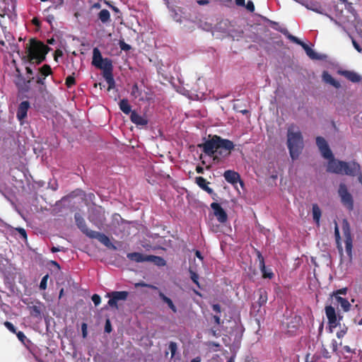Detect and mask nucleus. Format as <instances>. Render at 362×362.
<instances>
[{
    "label": "nucleus",
    "instance_id": "c03bdc74",
    "mask_svg": "<svg viewBox=\"0 0 362 362\" xmlns=\"http://www.w3.org/2000/svg\"><path fill=\"white\" fill-rule=\"evenodd\" d=\"M45 79H46V77H45L39 74V75L37 76V78H36V83L41 85V86H45Z\"/></svg>",
    "mask_w": 362,
    "mask_h": 362
},
{
    "label": "nucleus",
    "instance_id": "c85d7f7f",
    "mask_svg": "<svg viewBox=\"0 0 362 362\" xmlns=\"http://www.w3.org/2000/svg\"><path fill=\"white\" fill-rule=\"evenodd\" d=\"M344 243H345V247H346V252L348 255V256L351 258L352 256V247H353V240L352 237L349 238H344Z\"/></svg>",
    "mask_w": 362,
    "mask_h": 362
},
{
    "label": "nucleus",
    "instance_id": "774afa93",
    "mask_svg": "<svg viewBox=\"0 0 362 362\" xmlns=\"http://www.w3.org/2000/svg\"><path fill=\"white\" fill-rule=\"evenodd\" d=\"M196 171L197 173L203 174L204 173V168L202 166H197Z\"/></svg>",
    "mask_w": 362,
    "mask_h": 362
},
{
    "label": "nucleus",
    "instance_id": "72a5a7b5",
    "mask_svg": "<svg viewBox=\"0 0 362 362\" xmlns=\"http://www.w3.org/2000/svg\"><path fill=\"white\" fill-rule=\"evenodd\" d=\"M343 30L347 33L349 37L351 38V42H352V45L354 46V47L358 52H362V48L361 47V46L359 45V44L355 40V39L351 36V35L350 33H349L346 28L344 27H343Z\"/></svg>",
    "mask_w": 362,
    "mask_h": 362
},
{
    "label": "nucleus",
    "instance_id": "7ed1b4c3",
    "mask_svg": "<svg viewBox=\"0 0 362 362\" xmlns=\"http://www.w3.org/2000/svg\"><path fill=\"white\" fill-rule=\"evenodd\" d=\"M75 221L78 228L81 231L84 233L86 236L91 239H97L103 245L109 249L115 250L117 247L111 243L110 238L100 232L90 230L86 226L84 218L78 213L74 216Z\"/></svg>",
    "mask_w": 362,
    "mask_h": 362
},
{
    "label": "nucleus",
    "instance_id": "c756f323",
    "mask_svg": "<svg viewBox=\"0 0 362 362\" xmlns=\"http://www.w3.org/2000/svg\"><path fill=\"white\" fill-rule=\"evenodd\" d=\"M39 74L45 77L52 74L51 66L49 64H44L39 69Z\"/></svg>",
    "mask_w": 362,
    "mask_h": 362
},
{
    "label": "nucleus",
    "instance_id": "9b49d317",
    "mask_svg": "<svg viewBox=\"0 0 362 362\" xmlns=\"http://www.w3.org/2000/svg\"><path fill=\"white\" fill-rule=\"evenodd\" d=\"M211 208L213 209L214 216L216 217L218 222L221 223H225L227 221L228 215L225 210L221 207V206L218 203H211Z\"/></svg>",
    "mask_w": 362,
    "mask_h": 362
},
{
    "label": "nucleus",
    "instance_id": "a878e982",
    "mask_svg": "<svg viewBox=\"0 0 362 362\" xmlns=\"http://www.w3.org/2000/svg\"><path fill=\"white\" fill-rule=\"evenodd\" d=\"M119 109L126 115L132 114V107L127 99H122L119 103Z\"/></svg>",
    "mask_w": 362,
    "mask_h": 362
},
{
    "label": "nucleus",
    "instance_id": "412c9836",
    "mask_svg": "<svg viewBox=\"0 0 362 362\" xmlns=\"http://www.w3.org/2000/svg\"><path fill=\"white\" fill-rule=\"evenodd\" d=\"M104 58H103L100 51L98 47H95L93 50V60L92 64L95 67L100 66L101 62H103Z\"/></svg>",
    "mask_w": 362,
    "mask_h": 362
},
{
    "label": "nucleus",
    "instance_id": "58836bf2",
    "mask_svg": "<svg viewBox=\"0 0 362 362\" xmlns=\"http://www.w3.org/2000/svg\"><path fill=\"white\" fill-rule=\"evenodd\" d=\"M48 274L44 276L42 279H41L40 284V288L41 290H45L47 288V279H48Z\"/></svg>",
    "mask_w": 362,
    "mask_h": 362
},
{
    "label": "nucleus",
    "instance_id": "393cba45",
    "mask_svg": "<svg viewBox=\"0 0 362 362\" xmlns=\"http://www.w3.org/2000/svg\"><path fill=\"white\" fill-rule=\"evenodd\" d=\"M312 212H313V221L317 223V226L320 225V220L322 216V211L320 209L319 206L317 204H313L312 206Z\"/></svg>",
    "mask_w": 362,
    "mask_h": 362
},
{
    "label": "nucleus",
    "instance_id": "a18cd8bd",
    "mask_svg": "<svg viewBox=\"0 0 362 362\" xmlns=\"http://www.w3.org/2000/svg\"><path fill=\"white\" fill-rule=\"evenodd\" d=\"M91 298L95 306L98 305L100 303L101 298L99 295L93 294Z\"/></svg>",
    "mask_w": 362,
    "mask_h": 362
},
{
    "label": "nucleus",
    "instance_id": "6e6552de",
    "mask_svg": "<svg viewBox=\"0 0 362 362\" xmlns=\"http://www.w3.org/2000/svg\"><path fill=\"white\" fill-rule=\"evenodd\" d=\"M234 144L233 141L223 139L221 144H219L218 148L216 149V153L213 158L214 160H219L221 158H224L230 155L231 151L234 148Z\"/></svg>",
    "mask_w": 362,
    "mask_h": 362
},
{
    "label": "nucleus",
    "instance_id": "5fc2aeb1",
    "mask_svg": "<svg viewBox=\"0 0 362 362\" xmlns=\"http://www.w3.org/2000/svg\"><path fill=\"white\" fill-rule=\"evenodd\" d=\"M346 293V288H344L339 289V290L336 291L335 292H334L333 296H334V298H335L336 296H339L338 294L345 295Z\"/></svg>",
    "mask_w": 362,
    "mask_h": 362
},
{
    "label": "nucleus",
    "instance_id": "1a4fd4ad",
    "mask_svg": "<svg viewBox=\"0 0 362 362\" xmlns=\"http://www.w3.org/2000/svg\"><path fill=\"white\" fill-rule=\"evenodd\" d=\"M338 194L341 198L342 204L349 210L354 209V199L352 195L348 191L347 187L344 183H341L339 186Z\"/></svg>",
    "mask_w": 362,
    "mask_h": 362
},
{
    "label": "nucleus",
    "instance_id": "37998d69",
    "mask_svg": "<svg viewBox=\"0 0 362 362\" xmlns=\"http://www.w3.org/2000/svg\"><path fill=\"white\" fill-rule=\"evenodd\" d=\"M306 7L313 11H315L317 13H321V11H320V6L317 5V4H311L310 6H308L307 5Z\"/></svg>",
    "mask_w": 362,
    "mask_h": 362
},
{
    "label": "nucleus",
    "instance_id": "864d4df0",
    "mask_svg": "<svg viewBox=\"0 0 362 362\" xmlns=\"http://www.w3.org/2000/svg\"><path fill=\"white\" fill-rule=\"evenodd\" d=\"M169 349L172 353L173 355L175 354L176 350H177V345L175 342H170L169 344Z\"/></svg>",
    "mask_w": 362,
    "mask_h": 362
},
{
    "label": "nucleus",
    "instance_id": "aec40b11",
    "mask_svg": "<svg viewBox=\"0 0 362 362\" xmlns=\"http://www.w3.org/2000/svg\"><path fill=\"white\" fill-rule=\"evenodd\" d=\"M44 305L40 302H37L36 305L28 306L30 315L35 317L41 316Z\"/></svg>",
    "mask_w": 362,
    "mask_h": 362
},
{
    "label": "nucleus",
    "instance_id": "dca6fc26",
    "mask_svg": "<svg viewBox=\"0 0 362 362\" xmlns=\"http://www.w3.org/2000/svg\"><path fill=\"white\" fill-rule=\"evenodd\" d=\"M132 123L137 126H145L148 124V119L142 115H139L136 111H132L130 115Z\"/></svg>",
    "mask_w": 362,
    "mask_h": 362
},
{
    "label": "nucleus",
    "instance_id": "cd10ccee",
    "mask_svg": "<svg viewBox=\"0 0 362 362\" xmlns=\"http://www.w3.org/2000/svg\"><path fill=\"white\" fill-rule=\"evenodd\" d=\"M335 300L340 305L341 308L344 311L347 312L349 310L351 304L346 298L341 296H336Z\"/></svg>",
    "mask_w": 362,
    "mask_h": 362
},
{
    "label": "nucleus",
    "instance_id": "09e8293b",
    "mask_svg": "<svg viewBox=\"0 0 362 362\" xmlns=\"http://www.w3.org/2000/svg\"><path fill=\"white\" fill-rule=\"evenodd\" d=\"M321 353H322V356L325 358H329L331 357L330 353L328 351V350L324 346H322Z\"/></svg>",
    "mask_w": 362,
    "mask_h": 362
},
{
    "label": "nucleus",
    "instance_id": "a19ab883",
    "mask_svg": "<svg viewBox=\"0 0 362 362\" xmlns=\"http://www.w3.org/2000/svg\"><path fill=\"white\" fill-rule=\"evenodd\" d=\"M354 27L358 35L362 38V22L356 21Z\"/></svg>",
    "mask_w": 362,
    "mask_h": 362
},
{
    "label": "nucleus",
    "instance_id": "2f4dec72",
    "mask_svg": "<svg viewBox=\"0 0 362 362\" xmlns=\"http://www.w3.org/2000/svg\"><path fill=\"white\" fill-rule=\"evenodd\" d=\"M342 228H343L344 238H348V237L351 238V234L350 227H349V224L346 220H344Z\"/></svg>",
    "mask_w": 362,
    "mask_h": 362
},
{
    "label": "nucleus",
    "instance_id": "603ef678",
    "mask_svg": "<svg viewBox=\"0 0 362 362\" xmlns=\"http://www.w3.org/2000/svg\"><path fill=\"white\" fill-rule=\"evenodd\" d=\"M330 349L332 352H335L337 350V342L335 339H332L330 344Z\"/></svg>",
    "mask_w": 362,
    "mask_h": 362
},
{
    "label": "nucleus",
    "instance_id": "8fccbe9b",
    "mask_svg": "<svg viewBox=\"0 0 362 362\" xmlns=\"http://www.w3.org/2000/svg\"><path fill=\"white\" fill-rule=\"evenodd\" d=\"M105 332L110 333L112 332V326L110 320H107L105 325Z\"/></svg>",
    "mask_w": 362,
    "mask_h": 362
},
{
    "label": "nucleus",
    "instance_id": "c9c22d12",
    "mask_svg": "<svg viewBox=\"0 0 362 362\" xmlns=\"http://www.w3.org/2000/svg\"><path fill=\"white\" fill-rule=\"evenodd\" d=\"M89 221L93 223L95 226L100 227L103 224V220L95 218L93 215H90L88 217Z\"/></svg>",
    "mask_w": 362,
    "mask_h": 362
},
{
    "label": "nucleus",
    "instance_id": "3c124183",
    "mask_svg": "<svg viewBox=\"0 0 362 362\" xmlns=\"http://www.w3.org/2000/svg\"><path fill=\"white\" fill-rule=\"evenodd\" d=\"M16 230L23 238H24V239L27 238V233L24 228H16Z\"/></svg>",
    "mask_w": 362,
    "mask_h": 362
},
{
    "label": "nucleus",
    "instance_id": "e2e57ef3",
    "mask_svg": "<svg viewBox=\"0 0 362 362\" xmlns=\"http://www.w3.org/2000/svg\"><path fill=\"white\" fill-rule=\"evenodd\" d=\"M32 23L35 26H37V27L40 26V21L37 18H33L32 20Z\"/></svg>",
    "mask_w": 362,
    "mask_h": 362
},
{
    "label": "nucleus",
    "instance_id": "de8ad7c7",
    "mask_svg": "<svg viewBox=\"0 0 362 362\" xmlns=\"http://www.w3.org/2000/svg\"><path fill=\"white\" fill-rule=\"evenodd\" d=\"M245 6L246 8L249 11L254 12V11H255V5H254V4H253V2L252 1H250V0L248 1L247 2V4L246 5L245 4Z\"/></svg>",
    "mask_w": 362,
    "mask_h": 362
},
{
    "label": "nucleus",
    "instance_id": "b1692460",
    "mask_svg": "<svg viewBox=\"0 0 362 362\" xmlns=\"http://www.w3.org/2000/svg\"><path fill=\"white\" fill-rule=\"evenodd\" d=\"M342 74L348 80L354 83H358L361 81V76L357 73L351 71H344Z\"/></svg>",
    "mask_w": 362,
    "mask_h": 362
},
{
    "label": "nucleus",
    "instance_id": "39448f33",
    "mask_svg": "<svg viewBox=\"0 0 362 362\" xmlns=\"http://www.w3.org/2000/svg\"><path fill=\"white\" fill-rule=\"evenodd\" d=\"M281 33H283L289 40L291 42L300 45L303 49L305 50L306 54L312 59H322V57L316 53L312 48H310L307 44L301 41L297 37L291 35L287 29L283 28L279 30Z\"/></svg>",
    "mask_w": 362,
    "mask_h": 362
},
{
    "label": "nucleus",
    "instance_id": "f704fd0d",
    "mask_svg": "<svg viewBox=\"0 0 362 362\" xmlns=\"http://www.w3.org/2000/svg\"><path fill=\"white\" fill-rule=\"evenodd\" d=\"M75 83H76V80L74 76V74L66 77V81H65V84L68 88H71Z\"/></svg>",
    "mask_w": 362,
    "mask_h": 362
},
{
    "label": "nucleus",
    "instance_id": "4be33fe9",
    "mask_svg": "<svg viewBox=\"0 0 362 362\" xmlns=\"http://www.w3.org/2000/svg\"><path fill=\"white\" fill-rule=\"evenodd\" d=\"M322 77L325 83L333 86L334 88H339L341 87L340 83L336 81L327 71H323Z\"/></svg>",
    "mask_w": 362,
    "mask_h": 362
},
{
    "label": "nucleus",
    "instance_id": "4468645a",
    "mask_svg": "<svg viewBox=\"0 0 362 362\" xmlns=\"http://www.w3.org/2000/svg\"><path fill=\"white\" fill-rule=\"evenodd\" d=\"M30 108V103L27 100L21 102L18 107L16 117L22 122L27 117L28 110Z\"/></svg>",
    "mask_w": 362,
    "mask_h": 362
},
{
    "label": "nucleus",
    "instance_id": "6e6d98bb",
    "mask_svg": "<svg viewBox=\"0 0 362 362\" xmlns=\"http://www.w3.org/2000/svg\"><path fill=\"white\" fill-rule=\"evenodd\" d=\"M82 329V335L83 338H86L87 336V325L86 323H82L81 325Z\"/></svg>",
    "mask_w": 362,
    "mask_h": 362
},
{
    "label": "nucleus",
    "instance_id": "5701e85b",
    "mask_svg": "<svg viewBox=\"0 0 362 362\" xmlns=\"http://www.w3.org/2000/svg\"><path fill=\"white\" fill-rule=\"evenodd\" d=\"M158 296L162 300V301L166 303L168 308L174 313H176L177 312V307L173 303V300L166 296L162 291H158Z\"/></svg>",
    "mask_w": 362,
    "mask_h": 362
},
{
    "label": "nucleus",
    "instance_id": "ea45409f",
    "mask_svg": "<svg viewBox=\"0 0 362 362\" xmlns=\"http://www.w3.org/2000/svg\"><path fill=\"white\" fill-rule=\"evenodd\" d=\"M4 326L12 333H16V328L15 326L10 322L6 321L4 322Z\"/></svg>",
    "mask_w": 362,
    "mask_h": 362
},
{
    "label": "nucleus",
    "instance_id": "20e7f679",
    "mask_svg": "<svg viewBox=\"0 0 362 362\" xmlns=\"http://www.w3.org/2000/svg\"><path fill=\"white\" fill-rule=\"evenodd\" d=\"M295 127L291 126L287 132V146L293 160L297 159L303 148V140L299 130L294 131Z\"/></svg>",
    "mask_w": 362,
    "mask_h": 362
},
{
    "label": "nucleus",
    "instance_id": "423d86ee",
    "mask_svg": "<svg viewBox=\"0 0 362 362\" xmlns=\"http://www.w3.org/2000/svg\"><path fill=\"white\" fill-rule=\"evenodd\" d=\"M222 139L221 136L214 135L211 139L205 141L204 143L198 144V147L202 148L203 152L206 155L214 157Z\"/></svg>",
    "mask_w": 362,
    "mask_h": 362
},
{
    "label": "nucleus",
    "instance_id": "f3484780",
    "mask_svg": "<svg viewBox=\"0 0 362 362\" xmlns=\"http://www.w3.org/2000/svg\"><path fill=\"white\" fill-rule=\"evenodd\" d=\"M127 258L136 262H143L148 261V255H144L140 252H131L127 255Z\"/></svg>",
    "mask_w": 362,
    "mask_h": 362
},
{
    "label": "nucleus",
    "instance_id": "e433bc0d",
    "mask_svg": "<svg viewBox=\"0 0 362 362\" xmlns=\"http://www.w3.org/2000/svg\"><path fill=\"white\" fill-rule=\"evenodd\" d=\"M189 274L192 281L199 287V275L192 269L189 270Z\"/></svg>",
    "mask_w": 362,
    "mask_h": 362
},
{
    "label": "nucleus",
    "instance_id": "052dcab7",
    "mask_svg": "<svg viewBox=\"0 0 362 362\" xmlns=\"http://www.w3.org/2000/svg\"><path fill=\"white\" fill-rule=\"evenodd\" d=\"M213 320H214V322L216 325H220L221 323V317L218 315H214L213 316Z\"/></svg>",
    "mask_w": 362,
    "mask_h": 362
},
{
    "label": "nucleus",
    "instance_id": "2eb2a0df",
    "mask_svg": "<svg viewBox=\"0 0 362 362\" xmlns=\"http://www.w3.org/2000/svg\"><path fill=\"white\" fill-rule=\"evenodd\" d=\"M195 182L196 184L203 190L209 194H214V196H216V194L214 193L212 188L209 187L208 185L209 184V182L206 181L205 178L203 177H197L195 178Z\"/></svg>",
    "mask_w": 362,
    "mask_h": 362
},
{
    "label": "nucleus",
    "instance_id": "f257e3e1",
    "mask_svg": "<svg viewBox=\"0 0 362 362\" xmlns=\"http://www.w3.org/2000/svg\"><path fill=\"white\" fill-rule=\"evenodd\" d=\"M316 144L322 156L329 160L327 167V172L349 176H355L360 172L361 167L358 163L355 161L348 163L336 160L334 158L327 142L323 137L317 136Z\"/></svg>",
    "mask_w": 362,
    "mask_h": 362
},
{
    "label": "nucleus",
    "instance_id": "a211bd4d",
    "mask_svg": "<svg viewBox=\"0 0 362 362\" xmlns=\"http://www.w3.org/2000/svg\"><path fill=\"white\" fill-rule=\"evenodd\" d=\"M131 95L134 98H139L141 101L149 100L151 99L150 97H144L142 95V91L139 88L137 83H134L132 88Z\"/></svg>",
    "mask_w": 362,
    "mask_h": 362
},
{
    "label": "nucleus",
    "instance_id": "473e14b6",
    "mask_svg": "<svg viewBox=\"0 0 362 362\" xmlns=\"http://www.w3.org/2000/svg\"><path fill=\"white\" fill-rule=\"evenodd\" d=\"M148 261H155L158 265L164 266L165 261L163 258L154 255H148Z\"/></svg>",
    "mask_w": 362,
    "mask_h": 362
},
{
    "label": "nucleus",
    "instance_id": "f03ea898",
    "mask_svg": "<svg viewBox=\"0 0 362 362\" xmlns=\"http://www.w3.org/2000/svg\"><path fill=\"white\" fill-rule=\"evenodd\" d=\"M49 50V47L44 42L36 38H31L25 45V52L21 54L18 52V54L21 56L23 64H40L45 60Z\"/></svg>",
    "mask_w": 362,
    "mask_h": 362
},
{
    "label": "nucleus",
    "instance_id": "f8f14e48",
    "mask_svg": "<svg viewBox=\"0 0 362 362\" xmlns=\"http://www.w3.org/2000/svg\"><path fill=\"white\" fill-rule=\"evenodd\" d=\"M325 313L328 319L329 328H334L337 326V317L334 308L332 305L325 307Z\"/></svg>",
    "mask_w": 362,
    "mask_h": 362
},
{
    "label": "nucleus",
    "instance_id": "13d9d810",
    "mask_svg": "<svg viewBox=\"0 0 362 362\" xmlns=\"http://www.w3.org/2000/svg\"><path fill=\"white\" fill-rule=\"evenodd\" d=\"M212 309L214 312H216L217 313H220L221 312V308L219 304L212 305Z\"/></svg>",
    "mask_w": 362,
    "mask_h": 362
},
{
    "label": "nucleus",
    "instance_id": "ddd939ff",
    "mask_svg": "<svg viewBox=\"0 0 362 362\" xmlns=\"http://www.w3.org/2000/svg\"><path fill=\"white\" fill-rule=\"evenodd\" d=\"M223 177H224L225 180L230 184L235 185L238 182L241 185L243 184V181L240 179V176L239 173L234 170H226L223 173Z\"/></svg>",
    "mask_w": 362,
    "mask_h": 362
},
{
    "label": "nucleus",
    "instance_id": "69168bd1",
    "mask_svg": "<svg viewBox=\"0 0 362 362\" xmlns=\"http://www.w3.org/2000/svg\"><path fill=\"white\" fill-rule=\"evenodd\" d=\"M236 5L239 6H245V0H235Z\"/></svg>",
    "mask_w": 362,
    "mask_h": 362
},
{
    "label": "nucleus",
    "instance_id": "7c9ffc66",
    "mask_svg": "<svg viewBox=\"0 0 362 362\" xmlns=\"http://www.w3.org/2000/svg\"><path fill=\"white\" fill-rule=\"evenodd\" d=\"M259 296L258 298V304L261 307L263 305H264L267 301V293L264 290H259Z\"/></svg>",
    "mask_w": 362,
    "mask_h": 362
},
{
    "label": "nucleus",
    "instance_id": "9d476101",
    "mask_svg": "<svg viewBox=\"0 0 362 362\" xmlns=\"http://www.w3.org/2000/svg\"><path fill=\"white\" fill-rule=\"evenodd\" d=\"M107 296L110 298L107 303L111 308H117V301L127 300L129 292L126 291H112L107 293Z\"/></svg>",
    "mask_w": 362,
    "mask_h": 362
},
{
    "label": "nucleus",
    "instance_id": "4d7b16f0",
    "mask_svg": "<svg viewBox=\"0 0 362 362\" xmlns=\"http://www.w3.org/2000/svg\"><path fill=\"white\" fill-rule=\"evenodd\" d=\"M138 285L141 286H144V287H148V288H151L153 290H158V288L157 286L151 285V284H146V283H141V284H139Z\"/></svg>",
    "mask_w": 362,
    "mask_h": 362
},
{
    "label": "nucleus",
    "instance_id": "0e129e2a",
    "mask_svg": "<svg viewBox=\"0 0 362 362\" xmlns=\"http://www.w3.org/2000/svg\"><path fill=\"white\" fill-rule=\"evenodd\" d=\"M62 52L61 50H59V49L56 50L54 52V60L57 61L58 56H62Z\"/></svg>",
    "mask_w": 362,
    "mask_h": 362
},
{
    "label": "nucleus",
    "instance_id": "4c0bfd02",
    "mask_svg": "<svg viewBox=\"0 0 362 362\" xmlns=\"http://www.w3.org/2000/svg\"><path fill=\"white\" fill-rule=\"evenodd\" d=\"M19 339L23 344L25 345V341H29V340L27 339L26 336L24 334V333L21 331H16V333H15Z\"/></svg>",
    "mask_w": 362,
    "mask_h": 362
},
{
    "label": "nucleus",
    "instance_id": "79ce46f5",
    "mask_svg": "<svg viewBox=\"0 0 362 362\" xmlns=\"http://www.w3.org/2000/svg\"><path fill=\"white\" fill-rule=\"evenodd\" d=\"M334 234H335L337 243H338V249H339V252H341L342 247H341V246L339 245V240L340 239L339 231L338 227L337 226L335 227Z\"/></svg>",
    "mask_w": 362,
    "mask_h": 362
},
{
    "label": "nucleus",
    "instance_id": "bb28decb",
    "mask_svg": "<svg viewBox=\"0 0 362 362\" xmlns=\"http://www.w3.org/2000/svg\"><path fill=\"white\" fill-rule=\"evenodd\" d=\"M98 18L103 23H108L111 21L110 13L107 9H103L98 13Z\"/></svg>",
    "mask_w": 362,
    "mask_h": 362
},
{
    "label": "nucleus",
    "instance_id": "6ab92c4d",
    "mask_svg": "<svg viewBox=\"0 0 362 362\" xmlns=\"http://www.w3.org/2000/svg\"><path fill=\"white\" fill-rule=\"evenodd\" d=\"M257 255L259 261V267L261 268L262 275L264 278H269L272 279L274 276V274L272 272H267L265 264H264V257H262L261 252L259 251L257 252Z\"/></svg>",
    "mask_w": 362,
    "mask_h": 362
},
{
    "label": "nucleus",
    "instance_id": "680f3d73",
    "mask_svg": "<svg viewBox=\"0 0 362 362\" xmlns=\"http://www.w3.org/2000/svg\"><path fill=\"white\" fill-rule=\"evenodd\" d=\"M54 21V16L52 14H49L46 18V21L52 25V21Z\"/></svg>",
    "mask_w": 362,
    "mask_h": 362
},
{
    "label": "nucleus",
    "instance_id": "0eeeda50",
    "mask_svg": "<svg viewBox=\"0 0 362 362\" xmlns=\"http://www.w3.org/2000/svg\"><path fill=\"white\" fill-rule=\"evenodd\" d=\"M103 71V77L108 84L107 90H110L115 87V81L112 74V61L108 58H105L103 62H101L100 66L98 67Z\"/></svg>",
    "mask_w": 362,
    "mask_h": 362
},
{
    "label": "nucleus",
    "instance_id": "49530a36",
    "mask_svg": "<svg viewBox=\"0 0 362 362\" xmlns=\"http://www.w3.org/2000/svg\"><path fill=\"white\" fill-rule=\"evenodd\" d=\"M119 47L122 50L124 51H129L131 49V46L127 43H125L124 41L119 42Z\"/></svg>",
    "mask_w": 362,
    "mask_h": 362
},
{
    "label": "nucleus",
    "instance_id": "338daca9",
    "mask_svg": "<svg viewBox=\"0 0 362 362\" xmlns=\"http://www.w3.org/2000/svg\"><path fill=\"white\" fill-rule=\"evenodd\" d=\"M63 250V247H52L51 248V251L52 252H59V251H62Z\"/></svg>",
    "mask_w": 362,
    "mask_h": 362
},
{
    "label": "nucleus",
    "instance_id": "bf43d9fd",
    "mask_svg": "<svg viewBox=\"0 0 362 362\" xmlns=\"http://www.w3.org/2000/svg\"><path fill=\"white\" fill-rule=\"evenodd\" d=\"M347 328H345L344 329H341L337 332V336L338 338H342L346 333Z\"/></svg>",
    "mask_w": 362,
    "mask_h": 362
}]
</instances>
